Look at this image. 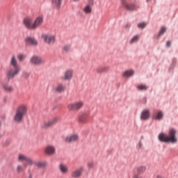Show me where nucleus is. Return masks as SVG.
Masks as SVG:
<instances>
[{
	"mask_svg": "<svg viewBox=\"0 0 178 178\" xmlns=\"http://www.w3.org/2000/svg\"><path fill=\"white\" fill-rule=\"evenodd\" d=\"M10 65L11 67L6 72L7 80L10 81L13 80L16 76L20 73L22 68L19 66L17 63V58L16 56L13 55L10 59Z\"/></svg>",
	"mask_w": 178,
	"mask_h": 178,
	"instance_id": "1",
	"label": "nucleus"
},
{
	"mask_svg": "<svg viewBox=\"0 0 178 178\" xmlns=\"http://www.w3.org/2000/svg\"><path fill=\"white\" fill-rule=\"evenodd\" d=\"M159 140L163 143H172V144H175V143H177V139L176 138V130L173 129H170L168 136L163 133L160 134L159 135Z\"/></svg>",
	"mask_w": 178,
	"mask_h": 178,
	"instance_id": "2",
	"label": "nucleus"
},
{
	"mask_svg": "<svg viewBox=\"0 0 178 178\" xmlns=\"http://www.w3.org/2000/svg\"><path fill=\"white\" fill-rule=\"evenodd\" d=\"M27 113V106L24 104L19 105L15 111V115L14 116V120L17 123H20L24 118V115Z\"/></svg>",
	"mask_w": 178,
	"mask_h": 178,
	"instance_id": "3",
	"label": "nucleus"
},
{
	"mask_svg": "<svg viewBox=\"0 0 178 178\" xmlns=\"http://www.w3.org/2000/svg\"><path fill=\"white\" fill-rule=\"evenodd\" d=\"M29 62L31 65H33L34 66H41V65L45 63V60L40 56L34 55L30 58Z\"/></svg>",
	"mask_w": 178,
	"mask_h": 178,
	"instance_id": "4",
	"label": "nucleus"
},
{
	"mask_svg": "<svg viewBox=\"0 0 178 178\" xmlns=\"http://www.w3.org/2000/svg\"><path fill=\"white\" fill-rule=\"evenodd\" d=\"M82 106H84V102L83 101H78L68 104L67 109L68 111L77 112V111L81 110Z\"/></svg>",
	"mask_w": 178,
	"mask_h": 178,
	"instance_id": "5",
	"label": "nucleus"
},
{
	"mask_svg": "<svg viewBox=\"0 0 178 178\" xmlns=\"http://www.w3.org/2000/svg\"><path fill=\"white\" fill-rule=\"evenodd\" d=\"M121 3L122 6V8H124L126 10L133 11V10H137L138 9V6L133 3H127V1H126V0H121Z\"/></svg>",
	"mask_w": 178,
	"mask_h": 178,
	"instance_id": "6",
	"label": "nucleus"
},
{
	"mask_svg": "<svg viewBox=\"0 0 178 178\" xmlns=\"http://www.w3.org/2000/svg\"><path fill=\"white\" fill-rule=\"evenodd\" d=\"M88 113H82L79 114L77 118V122L79 124H87L88 123Z\"/></svg>",
	"mask_w": 178,
	"mask_h": 178,
	"instance_id": "7",
	"label": "nucleus"
},
{
	"mask_svg": "<svg viewBox=\"0 0 178 178\" xmlns=\"http://www.w3.org/2000/svg\"><path fill=\"white\" fill-rule=\"evenodd\" d=\"M44 152L46 155L49 156L55 155L56 154V147L52 145H47L44 147Z\"/></svg>",
	"mask_w": 178,
	"mask_h": 178,
	"instance_id": "8",
	"label": "nucleus"
},
{
	"mask_svg": "<svg viewBox=\"0 0 178 178\" xmlns=\"http://www.w3.org/2000/svg\"><path fill=\"white\" fill-rule=\"evenodd\" d=\"M42 38L46 44L49 45H51L55 42V35H49V34H43L42 35Z\"/></svg>",
	"mask_w": 178,
	"mask_h": 178,
	"instance_id": "9",
	"label": "nucleus"
},
{
	"mask_svg": "<svg viewBox=\"0 0 178 178\" xmlns=\"http://www.w3.org/2000/svg\"><path fill=\"white\" fill-rule=\"evenodd\" d=\"M59 119L58 118H53L47 122H45L42 124V129H49V127H52L54 124H56L58 122Z\"/></svg>",
	"mask_w": 178,
	"mask_h": 178,
	"instance_id": "10",
	"label": "nucleus"
},
{
	"mask_svg": "<svg viewBox=\"0 0 178 178\" xmlns=\"http://www.w3.org/2000/svg\"><path fill=\"white\" fill-rule=\"evenodd\" d=\"M84 172V167H79V168L74 170L71 172L72 178H80L83 176V172Z\"/></svg>",
	"mask_w": 178,
	"mask_h": 178,
	"instance_id": "11",
	"label": "nucleus"
},
{
	"mask_svg": "<svg viewBox=\"0 0 178 178\" xmlns=\"http://www.w3.org/2000/svg\"><path fill=\"white\" fill-rule=\"evenodd\" d=\"M60 79L63 81H70L73 79V70H67Z\"/></svg>",
	"mask_w": 178,
	"mask_h": 178,
	"instance_id": "12",
	"label": "nucleus"
},
{
	"mask_svg": "<svg viewBox=\"0 0 178 178\" xmlns=\"http://www.w3.org/2000/svg\"><path fill=\"white\" fill-rule=\"evenodd\" d=\"M26 45H31L32 47H37L38 45V41L33 37H27L25 39Z\"/></svg>",
	"mask_w": 178,
	"mask_h": 178,
	"instance_id": "13",
	"label": "nucleus"
},
{
	"mask_svg": "<svg viewBox=\"0 0 178 178\" xmlns=\"http://www.w3.org/2000/svg\"><path fill=\"white\" fill-rule=\"evenodd\" d=\"M44 23V17L39 16L33 22V30L38 29Z\"/></svg>",
	"mask_w": 178,
	"mask_h": 178,
	"instance_id": "14",
	"label": "nucleus"
},
{
	"mask_svg": "<svg viewBox=\"0 0 178 178\" xmlns=\"http://www.w3.org/2000/svg\"><path fill=\"white\" fill-rule=\"evenodd\" d=\"M23 23L26 29L34 30V24L31 18H25L23 21Z\"/></svg>",
	"mask_w": 178,
	"mask_h": 178,
	"instance_id": "15",
	"label": "nucleus"
},
{
	"mask_svg": "<svg viewBox=\"0 0 178 178\" xmlns=\"http://www.w3.org/2000/svg\"><path fill=\"white\" fill-rule=\"evenodd\" d=\"M1 87L6 92H13V91H15L13 86L9 85V83H1Z\"/></svg>",
	"mask_w": 178,
	"mask_h": 178,
	"instance_id": "16",
	"label": "nucleus"
},
{
	"mask_svg": "<svg viewBox=\"0 0 178 178\" xmlns=\"http://www.w3.org/2000/svg\"><path fill=\"white\" fill-rule=\"evenodd\" d=\"M65 143H74L75 141H79V135L73 134L71 136H68L65 139Z\"/></svg>",
	"mask_w": 178,
	"mask_h": 178,
	"instance_id": "17",
	"label": "nucleus"
},
{
	"mask_svg": "<svg viewBox=\"0 0 178 178\" xmlns=\"http://www.w3.org/2000/svg\"><path fill=\"white\" fill-rule=\"evenodd\" d=\"M149 110H144L141 113L140 119L142 120H148L149 119Z\"/></svg>",
	"mask_w": 178,
	"mask_h": 178,
	"instance_id": "18",
	"label": "nucleus"
},
{
	"mask_svg": "<svg viewBox=\"0 0 178 178\" xmlns=\"http://www.w3.org/2000/svg\"><path fill=\"white\" fill-rule=\"evenodd\" d=\"M65 88H66V87L65 86V85H63L62 83H59L55 88V92H58V94H62V92H65Z\"/></svg>",
	"mask_w": 178,
	"mask_h": 178,
	"instance_id": "19",
	"label": "nucleus"
},
{
	"mask_svg": "<svg viewBox=\"0 0 178 178\" xmlns=\"http://www.w3.org/2000/svg\"><path fill=\"white\" fill-rule=\"evenodd\" d=\"M18 160L22 161L23 162L26 163V165H32V163H33V161L31 160V159L28 158V157L19 156Z\"/></svg>",
	"mask_w": 178,
	"mask_h": 178,
	"instance_id": "20",
	"label": "nucleus"
},
{
	"mask_svg": "<svg viewBox=\"0 0 178 178\" xmlns=\"http://www.w3.org/2000/svg\"><path fill=\"white\" fill-rule=\"evenodd\" d=\"M163 118V113L162 111H157L156 113L153 116V119L155 120H161Z\"/></svg>",
	"mask_w": 178,
	"mask_h": 178,
	"instance_id": "21",
	"label": "nucleus"
},
{
	"mask_svg": "<svg viewBox=\"0 0 178 178\" xmlns=\"http://www.w3.org/2000/svg\"><path fill=\"white\" fill-rule=\"evenodd\" d=\"M59 168L61 173H63V175H66V173L69 172V168H67V166L63 164H60Z\"/></svg>",
	"mask_w": 178,
	"mask_h": 178,
	"instance_id": "22",
	"label": "nucleus"
},
{
	"mask_svg": "<svg viewBox=\"0 0 178 178\" xmlns=\"http://www.w3.org/2000/svg\"><path fill=\"white\" fill-rule=\"evenodd\" d=\"M145 170H147V167H145V165H140L137 168L138 175H143Z\"/></svg>",
	"mask_w": 178,
	"mask_h": 178,
	"instance_id": "23",
	"label": "nucleus"
},
{
	"mask_svg": "<svg viewBox=\"0 0 178 178\" xmlns=\"http://www.w3.org/2000/svg\"><path fill=\"white\" fill-rule=\"evenodd\" d=\"M133 74H134V71L133 70H128V71H125L122 74V76H124V77H131V76H133Z\"/></svg>",
	"mask_w": 178,
	"mask_h": 178,
	"instance_id": "24",
	"label": "nucleus"
},
{
	"mask_svg": "<svg viewBox=\"0 0 178 178\" xmlns=\"http://www.w3.org/2000/svg\"><path fill=\"white\" fill-rule=\"evenodd\" d=\"M52 5H54L57 9L60 8V5H62V0H51Z\"/></svg>",
	"mask_w": 178,
	"mask_h": 178,
	"instance_id": "25",
	"label": "nucleus"
},
{
	"mask_svg": "<svg viewBox=\"0 0 178 178\" xmlns=\"http://www.w3.org/2000/svg\"><path fill=\"white\" fill-rule=\"evenodd\" d=\"M83 12L86 14L88 15L90 13H91V12H92V9L91 8V6H90L89 5H87L85 6V8H83Z\"/></svg>",
	"mask_w": 178,
	"mask_h": 178,
	"instance_id": "26",
	"label": "nucleus"
},
{
	"mask_svg": "<svg viewBox=\"0 0 178 178\" xmlns=\"http://www.w3.org/2000/svg\"><path fill=\"white\" fill-rule=\"evenodd\" d=\"M137 88L139 91H147L148 90V87L145 85H139Z\"/></svg>",
	"mask_w": 178,
	"mask_h": 178,
	"instance_id": "27",
	"label": "nucleus"
},
{
	"mask_svg": "<svg viewBox=\"0 0 178 178\" xmlns=\"http://www.w3.org/2000/svg\"><path fill=\"white\" fill-rule=\"evenodd\" d=\"M140 38V36L138 35H135L134 38H132L130 40V44H134V42H137Z\"/></svg>",
	"mask_w": 178,
	"mask_h": 178,
	"instance_id": "28",
	"label": "nucleus"
},
{
	"mask_svg": "<svg viewBox=\"0 0 178 178\" xmlns=\"http://www.w3.org/2000/svg\"><path fill=\"white\" fill-rule=\"evenodd\" d=\"M17 58L19 62H22V60L26 59V56H24V54H17Z\"/></svg>",
	"mask_w": 178,
	"mask_h": 178,
	"instance_id": "29",
	"label": "nucleus"
},
{
	"mask_svg": "<svg viewBox=\"0 0 178 178\" xmlns=\"http://www.w3.org/2000/svg\"><path fill=\"white\" fill-rule=\"evenodd\" d=\"M36 165H38V168H45V166H47V163L44 161L39 162L36 163Z\"/></svg>",
	"mask_w": 178,
	"mask_h": 178,
	"instance_id": "30",
	"label": "nucleus"
},
{
	"mask_svg": "<svg viewBox=\"0 0 178 178\" xmlns=\"http://www.w3.org/2000/svg\"><path fill=\"white\" fill-rule=\"evenodd\" d=\"M24 170V168H23V166L22 165H17L16 171L17 173H22Z\"/></svg>",
	"mask_w": 178,
	"mask_h": 178,
	"instance_id": "31",
	"label": "nucleus"
},
{
	"mask_svg": "<svg viewBox=\"0 0 178 178\" xmlns=\"http://www.w3.org/2000/svg\"><path fill=\"white\" fill-rule=\"evenodd\" d=\"M164 33H166V27L163 26L161 28L160 31L159 33V35H162Z\"/></svg>",
	"mask_w": 178,
	"mask_h": 178,
	"instance_id": "32",
	"label": "nucleus"
},
{
	"mask_svg": "<svg viewBox=\"0 0 178 178\" xmlns=\"http://www.w3.org/2000/svg\"><path fill=\"white\" fill-rule=\"evenodd\" d=\"M71 46L70 44H66L63 47V49L65 52H69L70 51Z\"/></svg>",
	"mask_w": 178,
	"mask_h": 178,
	"instance_id": "33",
	"label": "nucleus"
},
{
	"mask_svg": "<svg viewBox=\"0 0 178 178\" xmlns=\"http://www.w3.org/2000/svg\"><path fill=\"white\" fill-rule=\"evenodd\" d=\"M106 70V67H99L97 70V73H104Z\"/></svg>",
	"mask_w": 178,
	"mask_h": 178,
	"instance_id": "34",
	"label": "nucleus"
},
{
	"mask_svg": "<svg viewBox=\"0 0 178 178\" xmlns=\"http://www.w3.org/2000/svg\"><path fill=\"white\" fill-rule=\"evenodd\" d=\"M22 76L24 79H29L30 77V73L28 72H24L22 73Z\"/></svg>",
	"mask_w": 178,
	"mask_h": 178,
	"instance_id": "35",
	"label": "nucleus"
},
{
	"mask_svg": "<svg viewBox=\"0 0 178 178\" xmlns=\"http://www.w3.org/2000/svg\"><path fill=\"white\" fill-rule=\"evenodd\" d=\"M147 26V24H145V22H142L138 24V27H139V29H144V27H145Z\"/></svg>",
	"mask_w": 178,
	"mask_h": 178,
	"instance_id": "36",
	"label": "nucleus"
},
{
	"mask_svg": "<svg viewBox=\"0 0 178 178\" xmlns=\"http://www.w3.org/2000/svg\"><path fill=\"white\" fill-rule=\"evenodd\" d=\"M88 168H93V167H94V163H92V162L88 163Z\"/></svg>",
	"mask_w": 178,
	"mask_h": 178,
	"instance_id": "37",
	"label": "nucleus"
},
{
	"mask_svg": "<svg viewBox=\"0 0 178 178\" xmlns=\"http://www.w3.org/2000/svg\"><path fill=\"white\" fill-rule=\"evenodd\" d=\"M131 26V25L128 23V24H127L125 25V28H126V29H130Z\"/></svg>",
	"mask_w": 178,
	"mask_h": 178,
	"instance_id": "38",
	"label": "nucleus"
},
{
	"mask_svg": "<svg viewBox=\"0 0 178 178\" xmlns=\"http://www.w3.org/2000/svg\"><path fill=\"white\" fill-rule=\"evenodd\" d=\"M133 178H143V177H140L139 175H134Z\"/></svg>",
	"mask_w": 178,
	"mask_h": 178,
	"instance_id": "39",
	"label": "nucleus"
},
{
	"mask_svg": "<svg viewBox=\"0 0 178 178\" xmlns=\"http://www.w3.org/2000/svg\"><path fill=\"white\" fill-rule=\"evenodd\" d=\"M171 44L172 43L170 42V41H168L167 43H166V45H167V47H170Z\"/></svg>",
	"mask_w": 178,
	"mask_h": 178,
	"instance_id": "40",
	"label": "nucleus"
},
{
	"mask_svg": "<svg viewBox=\"0 0 178 178\" xmlns=\"http://www.w3.org/2000/svg\"><path fill=\"white\" fill-rule=\"evenodd\" d=\"M141 147H143V143H141V142H139L138 148H141Z\"/></svg>",
	"mask_w": 178,
	"mask_h": 178,
	"instance_id": "41",
	"label": "nucleus"
},
{
	"mask_svg": "<svg viewBox=\"0 0 178 178\" xmlns=\"http://www.w3.org/2000/svg\"><path fill=\"white\" fill-rule=\"evenodd\" d=\"M74 2H79L80 0H73Z\"/></svg>",
	"mask_w": 178,
	"mask_h": 178,
	"instance_id": "42",
	"label": "nucleus"
},
{
	"mask_svg": "<svg viewBox=\"0 0 178 178\" xmlns=\"http://www.w3.org/2000/svg\"><path fill=\"white\" fill-rule=\"evenodd\" d=\"M6 145H9V142H6Z\"/></svg>",
	"mask_w": 178,
	"mask_h": 178,
	"instance_id": "43",
	"label": "nucleus"
},
{
	"mask_svg": "<svg viewBox=\"0 0 178 178\" xmlns=\"http://www.w3.org/2000/svg\"><path fill=\"white\" fill-rule=\"evenodd\" d=\"M1 137H2V135L0 134V138H1Z\"/></svg>",
	"mask_w": 178,
	"mask_h": 178,
	"instance_id": "44",
	"label": "nucleus"
},
{
	"mask_svg": "<svg viewBox=\"0 0 178 178\" xmlns=\"http://www.w3.org/2000/svg\"><path fill=\"white\" fill-rule=\"evenodd\" d=\"M19 156H22V155H19Z\"/></svg>",
	"mask_w": 178,
	"mask_h": 178,
	"instance_id": "45",
	"label": "nucleus"
}]
</instances>
